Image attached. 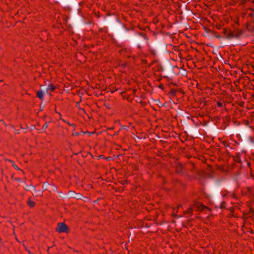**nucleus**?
Segmentation results:
<instances>
[{
  "label": "nucleus",
  "mask_w": 254,
  "mask_h": 254,
  "mask_svg": "<svg viewBox=\"0 0 254 254\" xmlns=\"http://www.w3.org/2000/svg\"><path fill=\"white\" fill-rule=\"evenodd\" d=\"M223 33L226 38L231 39L233 38H239L242 34V31L237 30L235 32H232L224 29Z\"/></svg>",
  "instance_id": "1"
},
{
  "label": "nucleus",
  "mask_w": 254,
  "mask_h": 254,
  "mask_svg": "<svg viewBox=\"0 0 254 254\" xmlns=\"http://www.w3.org/2000/svg\"><path fill=\"white\" fill-rule=\"evenodd\" d=\"M68 227L64 223H59L57 228V231L59 233L66 232Z\"/></svg>",
  "instance_id": "2"
},
{
  "label": "nucleus",
  "mask_w": 254,
  "mask_h": 254,
  "mask_svg": "<svg viewBox=\"0 0 254 254\" xmlns=\"http://www.w3.org/2000/svg\"><path fill=\"white\" fill-rule=\"evenodd\" d=\"M166 67H170L171 69H172L171 65L169 62H167L166 65H163L161 64H159L158 70L159 71L163 72V71H164Z\"/></svg>",
  "instance_id": "3"
},
{
  "label": "nucleus",
  "mask_w": 254,
  "mask_h": 254,
  "mask_svg": "<svg viewBox=\"0 0 254 254\" xmlns=\"http://www.w3.org/2000/svg\"><path fill=\"white\" fill-rule=\"evenodd\" d=\"M194 206L197 208L198 210H202L204 208H207V207L204 206L202 204L200 203H195Z\"/></svg>",
  "instance_id": "4"
},
{
  "label": "nucleus",
  "mask_w": 254,
  "mask_h": 254,
  "mask_svg": "<svg viewBox=\"0 0 254 254\" xmlns=\"http://www.w3.org/2000/svg\"><path fill=\"white\" fill-rule=\"evenodd\" d=\"M183 166L181 163H179L176 166V170L178 173L183 172Z\"/></svg>",
  "instance_id": "5"
},
{
  "label": "nucleus",
  "mask_w": 254,
  "mask_h": 254,
  "mask_svg": "<svg viewBox=\"0 0 254 254\" xmlns=\"http://www.w3.org/2000/svg\"><path fill=\"white\" fill-rule=\"evenodd\" d=\"M37 95L39 98L40 99H42L43 98V90L41 89L40 90L38 91L37 92Z\"/></svg>",
  "instance_id": "6"
},
{
  "label": "nucleus",
  "mask_w": 254,
  "mask_h": 254,
  "mask_svg": "<svg viewBox=\"0 0 254 254\" xmlns=\"http://www.w3.org/2000/svg\"><path fill=\"white\" fill-rule=\"evenodd\" d=\"M25 189L27 190L31 191L32 190H33L35 191V188L33 186H31V185L27 186L26 185V187Z\"/></svg>",
  "instance_id": "7"
},
{
  "label": "nucleus",
  "mask_w": 254,
  "mask_h": 254,
  "mask_svg": "<svg viewBox=\"0 0 254 254\" xmlns=\"http://www.w3.org/2000/svg\"><path fill=\"white\" fill-rule=\"evenodd\" d=\"M55 89V86L52 84L49 85L48 87L46 88V92H47L48 90L51 91H54Z\"/></svg>",
  "instance_id": "8"
},
{
  "label": "nucleus",
  "mask_w": 254,
  "mask_h": 254,
  "mask_svg": "<svg viewBox=\"0 0 254 254\" xmlns=\"http://www.w3.org/2000/svg\"><path fill=\"white\" fill-rule=\"evenodd\" d=\"M76 194V193L74 191H69L68 195L70 197H74Z\"/></svg>",
  "instance_id": "9"
},
{
  "label": "nucleus",
  "mask_w": 254,
  "mask_h": 254,
  "mask_svg": "<svg viewBox=\"0 0 254 254\" xmlns=\"http://www.w3.org/2000/svg\"><path fill=\"white\" fill-rule=\"evenodd\" d=\"M8 161H9L10 162H11L12 163V165L13 166V167L17 169V170H19V168L15 164V163H14V162L12 160H8Z\"/></svg>",
  "instance_id": "10"
},
{
  "label": "nucleus",
  "mask_w": 254,
  "mask_h": 254,
  "mask_svg": "<svg viewBox=\"0 0 254 254\" xmlns=\"http://www.w3.org/2000/svg\"><path fill=\"white\" fill-rule=\"evenodd\" d=\"M82 195L80 193H76L74 196V198L79 199H80Z\"/></svg>",
  "instance_id": "11"
},
{
  "label": "nucleus",
  "mask_w": 254,
  "mask_h": 254,
  "mask_svg": "<svg viewBox=\"0 0 254 254\" xmlns=\"http://www.w3.org/2000/svg\"><path fill=\"white\" fill-rule=\"evenodd\" d=\"M28 204L30 206H33L34 205V202L33 201H32L31 200H29L28 201Z\"/></svg>",
  "instance_id": "12"
},
{
  "label": "nucleus",
  "mask_w": 254,
  "mask_h": 254,
  "mask_svg": "<svg viewBox=\"0 0 254 254\" xmlns=\"http://www.w3.org/2000/svg\"><path fill=\"white\" fill-rule=\"evenodd\" d=\"M48 186V184L44 183L43 185V189L44 190H47Z\"/></svg>",
  "instance_id": "13"
},
{
  "label": "nucleus",
  "mask_w": 254,
  "mask_h": 254,
  "mask_svg": "<svg viewBox=\"0 0 254 254\" xmlns=\"http://www.w3.org/2000/svg\"><path fill=\"white\" fill-rule=\"evenodd\" d=\"M203 175L204 176V177H209V178H212V176L210 174H203Z\"/></svg>",
  "instance_id": "14"
},
{
  "label": "nucleus",
  "mask_w": 254,
  "mask_h": 254,
  "mask_svg": "<svg viewBox=\"0 0 254 254\" xmlns=\"http://www.w3.org/2000/svg\"><path fill=\"white\" fill-rule=\"evenodd\" d=\"M48 126V123H46L43 125V127H42V129H45L46 128H47Z\"/></svg>",
  "instance_id": "15"
},
{
  "label": "nucleus",
  "mask_w": 254,
  "mask_h": 254,
  "mask_svg": "<svg viewBox=\"0 0 254 254\" xmlns=\"http://www.w3.org/2000/svg\"><path fill=\"white\" fill-rule=\"evenodd\" d=\"M192 212V208H190L187 210V213H190Z\"/></svg>",
  "instance_id": "16"
},
{
  "label": "nucleus",
  "mask_w": 254,
  "mask_h": 254,
  "mask_svg": "<svg viewBox=\"0 0 254 254\" xmlns=\"http://www.w3.org/2000/svg\"><path fill=\"white\" fill-rule=\"evenodd\" d=\"M151 53L152 54H153V55H155V50H152L151 51Z\"/></svg>",
  "instance_id": "17"
},
{
  "label": "nucleus",
  "mask_w": 254,
  "mask_h": 254,
  "mask_svg": "<svg viewBox=\"0 0 254 254\" xmlns=\"http://www.w3.org/2000/svg\"><path fill=\"white\" fill-rule=\"evenodd\" d=\"M217 104H218V105L219 107H222V106H223L222 103H220V102H218V103H217Z\"/></svg>",
  "instance_id": "18"
},
{
  "label": "nucleus",
  "mask_w": 254,
  "mask_h": 254,
  "mask_svg": "<svg viewBox=\"0 0 254 254\" xmlns=\"http://www.w3.org/2000/svg\"><path fill=\"white\" fill-rule=\"evenodd\" d=\"M216 37H217L218 38H221V37L220 36H219V35H216Z\"/></svg>",
  "instance_id": "19"
},
{
  "label": "nucleus",
  "mask_w": 254,
  "mask_h": 254,
  "mask_svg": "<svg viewBox=\"0 0 254 254\" xmlns=\"http://www.w3.org/2000/svg\"><path fill=\"white\" fill-rule=\"evenodd\" d=\"M74 134V135H79V133H77V132H76V133H75Z\"/></svg>",
  "instance_id": "20"
},
{
  "label": "nucleus",
  "mask_w": 254,
  "mask_h": 254,
  "mask_svg": "<svg viewBox=\"0 0 254 254\" xmlns=\"http://www.w3.org/2000/svg\"><path fill=\"white\" fill-rule=\"evenodd\" d=\"M251 142H252L253 143H254V140L253 139H251Z\"/></svg>",
  "instance_id": "21"
},
{
  "label": "nucleus",
  "mask_w": 254,
  "mask_h": 254,
  "mask_svg": "<svg viewBox=\"0 0 254 254\" xmlns=\"http://www.w3.org/2000/svg\"><path fill=\"white\" fill-rule=\"evenodd\" d=\"M42 110H43V109H42V108H40V111H42Z\"/></svg>",
  "instance_id": "22"
},
{
  "label": "nucleus",
  "mask_w": 254,
  "mask_h": 254,
  "mask_svg": "<svg viewBox=\"0 0 254 254\" xmlns=\"http://www.w3.org/2000/svg\"><path fill=\"white\" fill-rule=\"evenodd\" d=\"M216 52H218L217 49H216V51H215V53H216Z\"/></svg>",
  "instance_id": "23"
},
{
  "label": "nucleus",
  "mask_w": 254,
  "mask_h": 254,
  "mask_svg": "<svg viewBox=\"0 0 254 254\" xmlns=\"http://www.w3.org/2000/svg\"><path fill=\"white\" fill-rule=\"evenodd\" d=\"M216 52H218L217 49H216V51H215V53H216Z\"/></svg>",
  "instance_id": "24"
},
{
  "label": "nucleus",
  "mask_w": 254,
  "mask_h": 254,
  "mask_svg": "<svg viewBox=\"0 0 254 254\" xmlns=\"http://www.w3.org/2000/svg\"><path fill=\"white\" fill-rule=\"evenodd\" d=\"M220 56L221 58H222V56H221V54H220Z\"/></svg>",
  "instance_id": "25"
}]
</instances>
